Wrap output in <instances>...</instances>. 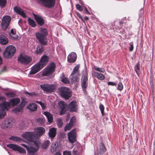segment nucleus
Listing matches in <instances>:
<instances>
[{
	"label": "nucleus",
	"mask_w": 155,
	"mask_h": 155,
	"mask_svg": "<svg viewBox=\"0 0 155 155\" xmlns=\"http://www.w3.org/2000/svg\"><path fill=\"white\" fill-rule=\"evenodd\" d=\"M35 135V134L33 132H27L23 133L22 136L29 142L34 143L35 141L34 138Z\"/></svg>",
	"instance_id": "nucleus-13"
},
{
	"label": "nucleus",
	"mask_w": 155,
	"mask_h": 155,
	"mask_svg": "<svg viewBox=\"0 0 155 155\" xmlns=\"http://www.w3.org/2000/svg\"><path fill=\"white\" fill-rule=\"evenodd\" d=\"M76 7L77 9L79 11H82L83 10V8L79 4H76Z\"/></svg>",
	"instance_id": "nucleus-48"
},
{
	"label": "nucleus",
	"mask_w": 155,
	"mask_h": 155,
	"mask_svg": "<svg viewBox=\"0 0 155 155\" xmlns=\"http://www.w3.org/2000/svg\"><path fill=\"white\" fill-rule=\"evenodd\" d=\"M21 145L26 148L27 150V149L29 147L28 146L24 144H21Z\"/></svg>",
	"instance_id": "nucleus-57"
},
{
	"label": "nucleus",
	"mask_w": 155,
	"mask_h": 155,
	"mask_svg": "<svg viewBox=\"0 0 155 155\" xmlns=\"http://www.w3.org/2000/svg\"><path fill=\"white\" fill-rule=\"evenodd\" d=\"M77 15L78 16V17L80 18L81 19L82 21H83V22H84V21L83 20V19H82V16H81V15L80 13H78V12L77 13Z\"/></svg>",
	"instance_id": "nucleus-54"
},
{
	"label": "nucleus",
	"mask_w": 155,
	"mask_h": 155,
	"mask_svg": "<svg viewBox=\"0 0 155 155\" xmlns=\"http://www.w3.org/2000/svg\"><path fill=\"white\" fill-rule=\"evenodd\" d=\"M11 20V17L9 16H5L2 17L1 23V27L4 30H6L8 28Z\"/></svg>",
	"instance_id": "nucleus-11"
},
{
	"label": "nucleus",
	"mask_w": 155,
	"mask_h": 155,
	"mask_svg": "<svg viewBox=\"0 0 155 155\" xmlns=\"http://www.w3.org/2000/svg\"><path fill=\"white\" fill-rule=\"evenodd\" d=\"M92 74L94 76L101 80H104L105 78V77L103 74L98 72H94Z\"/></svg>",
	"instance_id": "nucleus-26"
},
{
	"label": "nucleus",
	"mask_w": 155,
	"mask_h": 155,
	"mask_svg": "<svg viewBox=\"0 0 155 155\" xmlns=\"http://www.w3.org/2000/svg\"><path fill=\"white\" fill-rule=\"evenodd\" d=\"M18 60L21 64L27 65L31 61L32 58L28 55L21 54Z\"/></svg>",
	"instance_id": "nucleus-10"
},
{
	"label": "nucleus",
	"mask_w": 155,
	"mask_h": 155,
	"mask_svg": "<svg viewBox=\"0 0 155 155\" xmlns=\"http://www.w3.org/2000/svg\"><path fill=\"white\" fill-rule=\"evenodd\" d=\"M36 121L38 123H42V121H44V120L43 119H41L40 118H38L36 119Z\"/></svg>",
	"instance_id": "nucleus-55"
},
{
	"label": "nucleus",
	"mask_w": 155,
	"mask_h": 155,
	"mask_svg": "<svg viewBox=\"0 0 155 155\" xmlns=\"http://www.w3.org/2000/svg\"><path fill=\"white\" fill-rule=\"evenodd\" d=\"M119 23L120 25H121L123 24V22L122 21H120Z\"/></svg>",
	"instance_id": "nucleus-64"
},
{
	"label": "nucleus",
	"mask_w": 155,
	"mask_h": 155,
	"mask_svg": "<svg viewBox=\"0 0 155 155\" xmlns=\"http://www.w3.org/2000/svg\"><path fill=\"white\" fill-rule=\"evenodd\" d=\"M83 9H84V11L83 12L85 14H90V12L88 11V10H87V8L85 7V6L83 7Z\"/></svg>",
	"instance_id": "nucleus-50"
},
{
	"label": "nucleus",
	"mask_w": 155,
	"mask_h": 155,
	"mask_svg": "<svg viewBox=\"0 0 155 155\" xmlns=\"http://www.w3.org/2000/svg\"><path fill=\"white\" fill-rule=\"evenodd\" d=\"M7 147H9L10 148L12 149L13 150L15 151H17L18 148L19 146L13 144H9L7 145Z\"/></svg>",
	"instance_id": "nucleus-32"
},
{
	"label": "nucleus",
	"mask_w": 155,
	"mask_h": 155,
	"mask_svg": "<svg viewBox=\"0 0 155 155\" xmlns=\"http://www.w3.org/2000/svg\"><path fill=\"white\" fill-rule=\"evenodd\" d=\"M28 21L29 24L32 27H35L36 26L35 22L31 18H29Z\"/></svg>",
	"instance_id": "nucleus-34"
},
{
	"label": "nucleus",
	"mask_w": 155,
	"mask_h": 155,
	"mask_svg": "<svg viewBox=\"0 0 155 155\" xmlns=\"http://www.w3.org/2000/svg\"><path fill=\"white\" fill-rule=\"evenodd\" d=\"M58 105L61 110L60 114H63L67 110V104L63 101H61L58 102Z\"/></svg>",
	"instance_id": "nucleus-19"
},
{
	"label": "nucleus",
	"mask_w": 155,
	"mask_h": 155,
	"mask_svg": "<svg viewBox=\"0 0 155 155\" xmlns=\"http://www.w3.org/2000/svg\"><path fill=\"white\" fill-rule=\"evenodd\" d=\"M61 96L65 99H68L72 96L71 92L69 89L65 87H62L58 89Z\"/></svg>",
	"instance_id": "nucleus-4"
},
{
	"label": "nucleus",
	"mask_w": 155,
	"mask_h": 155,
	"mask_svg": "<svg viewBox=\"0 0 155 155\" xmlns=\"http://www.w3.org/2000/svg\"><path fill=\"white\" fill-rule=\"evenodd\" d=\"M8 42V39L3 35H0V43L2 45H5Z\"/></svg>",
	"instance_id": "nucleus-28"
},
{
	"label": "nucleus",
	"mask_w": 155,
	"mask_h": 155,
	"mask_svg": "<svg viewBox=\"0 0 155 155\" xmlns=\"http://www.w3.org/2000/svg\"><path fill=\"white\" fill-rule=\"evenodd\" d=\"M26 94H28L29 95H30L31 96H33L37 95L36 93L35 92H28V91H25V92Z\"/></svg>",
	"instance_id": "nucleus-49"
},
{
	"label": "nucleus",
	"mask_w": 155,
	"mask_h": 155,
	"mask_svg": "<svg viewBox=\"0 0 155 155\" xmlns=\"http://www.w3.org/2000/svg\"><path fill=\"white\" fill-rule=\"evenodd\" d=\"M76 118L74 117H71L70 120V121L69 123L71 124V125H73L74 123L75 122Z\"/></svg>",
	"instance_id": "nucleus-46"
},
{
	"label": "nucleus",
	"mask_w": 155,
	"mask_h": 155,
	"mask_svg": "<svg viewBox=\"0 0 155 155\" xmlns=\"http://www.w3.org/2000/svg\"><path fill=\"white\" fill-rule=\"evenodd\" d=\"M9 139L16 141H20L21 140V139L18 137L11 136L9 137Z\"/></svg>",
	"instance_id": "nucleus-35"
},
{
	"label": "nucleus",
	"mask_w": 155,
	"mask_h": 155,
	"mask_svg": "<svg viewBox=\"0 0 155 155\" xmlns=\"http://www.w3.org/2000/svg\"><path fill=\"white\" fill-rule=\"evenodd\" d=\"M63 155H71L70 151H65L63 152Z\"/></svg>",
	"instance_id": "nucleus-51"
},
{
	"label": "nucleus",
	"mask_w": 155,
	"mask_h": 155,
	"mask_svg": "<svg viewBox=\"0 0 155 155\" xmlns=\"http://www.w3.org/2000/svg\"><path fill=\"white\" fill-rule=\"evenodd\" d=\"M16 49L15 47L9 45L7 46L3 53L4 58H7L12 57L15 52Z\"/></svg>",
	"instance_id": "nucleus-3"
},
{
	"label": "nucleus",
	"mask_w": 155,
	"mask_h": 155,
	"mask_svg": "<svg viewBox=\"0 0 155 155\" xmlns=\"http://www.w3.org/2000/svg\"><path fill=\"white\" fill-rule=\"evenodd\" d=\"M11 33L12 34V35H15V32L13 30V29H12L11 31Z\"/></svg>",
	"instance_id": "nucleus-59"
},
{
	"label": "nucleus",
	"mask_w": 155,
	"mask_h": 155,
	"mask_svg": "<svg viewBox=\"0 0 155 155\" xmlns=\"http://www.w3.org/2000/svg\"><path fill=\"white\" fill-rule=\"evenodd\" d=\"M12 126V123L11 121L5 120L1 124V127L3 129L10 128Z\"/></svg>",
	"instance_id": "nucleus-21"
},
{
	"label": "nucleus",
	"mask_w": 155,
	"mask_h": 155,
	"mask_svg": "<svg viewBox=\"0 0 155 155\" xmlns=\"http://www.w3.org/2000/svg\"><path fill=\"white\" fill-rule=\"evenodd\" d=\"M7 96L9 97H14L15 96V94L12 92H9L5 93Z\"/></svg>",
	"instance_id": "nucleus-40"
},
{
	"label": "nucleus",
	"mask_w": 155,
	"mask_h": 155,
	"mask_svg": "<svg viewBox=\"0 0 155 155\" xmlns=\"http://www.w3.org/2000/svg\"><path fill=\"white\" fill-rule=\"evenodd\" d=\"M106 149L102 143H101L97 150L95 153V155H102L106 151Z\"/></svg>",
	"instance_id": "nucleus-17"
},
{
	"label": "nucleus",
	"mask_w": 155,
	"mask_h": 155,
	"mask_svg": "<svg viewBox=\"0 0 155 155\" xmlns=\"http://www.w3.org/2000/svg\"><path fill=\"white\" fill-rule=\"evenodd\" d=\"M50 143V141L49 140H47L44 143H42V147L43 148L46 149Z\"/></svg>",
	"instance_id": "nucleus-37"
},
{
	"label": "nucleus",
	"mask_w": 155,
	"mask_h": 155,
	"mask_svg": "<svg viewBox=\"0 0 155 155\" xmlns=\"http://www.w3.org/2000/svg\"><path fill=\"white\" fill-rule=\"evenodd\" d=\"M17 151L21 153H26L25 150L20 146H19Z\"/></svg>",
	"instance_id": "nucleus-45"
},
{
	"label": "nucleus",
	"mask_w": 155,
	"mask_h": 155,
	"mask_svg": "<svg viewBox=\"0 0 155 155\" xmlns=\"http://www.w3.org/2000/svg\"><path fill=\"white\" fill-rule=\"evenodd\" d=\"M34 143L36 145L35 147H31L27 149L28 153L30 155H37L36 153L38 150L39 143L35 141Z\"/></svg>",
	"instance_id": "nucleus-14"
},
{
	"label": "nucleus",
	"mask_w": 155,
	"mask_h": 155,
	"mask_svg": "<svg viewBox=\"0 0 155 155\" xmlns=\"http://www.w3.org/2000/svg\"><path fill=\"white\" fill-rule=\"evenodd\" d=\"M44 67L40 63L36 64L32 67L29 73L28 74V76L30 77V75L36 74L39 71Z\"/></svg>",
	"instance_id": "nucleus-12"
},
{
	"label": "nucleus",
	"mask_w": 155,
	"mask_h": 155,
	"mask_svg": "<svg viewBox=\"0 0 155 155\" xmlns=\"http://www.w3.org/2000/svg\"><path fill=\"white\" fill-rule=\"evenodd\" d=\"M44 49L43 47L40 45H38L35 50L36 53L37 54H41L44 51Z\"/></svg>",
	"instance_id": "nucleus-31"
},
{
	"label": "nucleus",
	"mask_w": 155,
	"mask_h": 155,
	"mask_svg": "<svg viewBox=\"0 0 155 155\" xmlns=\"http://www.w3.org/2000/svg\"><path fill=\"white\" fill-rule=\"evenodd\" d=\"M57 123L58 126L59 127H61L63 125V123L62 120L60 118H58L57 120Z\"/></svg>",
	"instance_id": "nucleus-44"
},
{
	"label": "nucleus",
	"mask_w": 155,
	"mask_h": 155,
	"mask_svg": "<svg viewBox=\"0 0 155 155\" xmlns=\"http://www.w3.org/2000/svg\"><path fill=\"white\" fill-rule=\"evenodd\" d=\"M134 70L137 74L138 75L140 71L139 64L137 63L134 67Z\"/></svg>",
	"instance_id": "nucleus-43"
},
{
	"label": "nucleus",
	"mask_w": 155,
	"mask_h": 155,
	"mask_svg": "<svg viewBox=\"0 0 155 155\" xmlns=\"http://www.w3.org/2000/svg\"><path fill=\"white\" fill-rule=\"evenodd\" d=\"M61 81L63 83L65 84H68L69 83V81L68 78L65 77L64 75L61 77Z\"/></svg>",
	"instance_id": "nucleus-38"
},
{
	"label": "nucleus",
	"mask_w": 155,
	"mask_h": 155,
	"mask_svg": "<svg viewBox=\"0 0 155 155\" xmlns=\"http://www.w3.org/2000/svg\"><path fill=\"white\" fill-rule=\"evenodd\" d=\"M94 68L95 70L100 72L103 73L105 71L104 68H99L96 66H94Z\"/></svg>",
	"instance_id": "nucleus-36"
},
{
	"label": "nucleus",
	"mask_w": 155,
	"mask_h": 155,
	"mask_svg": "<svg viewBox=\"0 0 155 155\" xmlns=\"http://www.w3.org/2000/svg\"><path fill=\"white\" fill-rule=\"evenodd\" d=\"M123 89V85L121 82L118 83L117 87V90L119 91H121Z\"/></svg>",
	"instance_id": "nucleus-47"
},
{
	"label": "nucleus",
	"mask_w": 155,
	"mask_h": 155,
	"mask_svg": "<svg viewBox=\"0 0 155 155\" xmlns=\"http://www.w3.org/2000/svg\"><path fill=\"white\" fill-rule=\"evenodd\" d=\"M55 68V64L53 62L46 67L43 71L42 75L43 76H48L51 74L54 71Z\"/></svg>",
	"instance_id": "nucleus-9"
},
{
	"label": "nucleus",
	"mask_w": 155,
	"mask_h": 155,
	"mask_svg": "<svg viewBox=\"0 0 155 155\" xmlns=\"http://www.w3.org/2000/svg\"><path fill=\"white\" fill-rule=\"evenodd\" d=\"M21 105L20 106L18 107L13 110V111L15 113H17L22 111L23 107L25 105V104H22V103L21 102Z\"/></svg>",
	"instance_id": "nucleus-33"
},
{
	"label": "nucleus",
	"mask_w": 155,
	"mask_h": 155,
	"mask_svg": "<svg viewBox=\"0 0 155 155\" xmlns=\"http://www.w3.org/2000/svg\"><path fill=\"white\" fill-rule=\"evenodd\" d=\"M77 58V55L76 53L74 52L70 53L68 56L67 60L70 63L75 62Z\"/></svg>",
	"instance_id": "nucleus-16"
},
{
	"label": "nucleus",
	"mask_w": 155,
	"mask_h": 155,
	"mask_svg": "<svg viewBox=\"0 0 155 155\" xmlns=\"http://www.w3.org/2000/svg\"><path fill=\"white\" fill-rule=\"evenodd\" d=\"M84 19L85 20H88L89 19V18L88 17L86 16L84 18Z\"/></svg>",
	"instance_id": "nucleus-61"
},
{
	"label": "nucleus",
	"mask_w": 155,
	"mask_h": 155,
	"mask_svg": "<svg viewBox=\"0 0 155 155\" xmlns=\"http://www.w3.org/2000/svg\"><path fill=\"white\" fill-rule=\"evenodd\" d=\"M48 33L47 30L45 28H41L40 32H37L35 33L37 39L42 45H45L47 44L48 41L46 36Z\"/></svg>",
	"instance_id": "nucleus-1"
},
{
	"label": "nucleus",
	"mask_w": 155,
	"mask_h": 155,
	"mask_svg": "<svg viewBox=\"0 0 155 155\" xmlns=\"http://www.w3.org/2000/svg\"><path fill=\"white\" fill-rule=\"evenodd\" d=\"M38 24L40 26L43 25L45 23L44 19L40 15L33 14Z\"/></svg>",
	"instance_id": "nucleus-18"
},
{
	"label": "nucleus",
	"mask_w": 155,
	"mask_h": 155,
	"mask_svg": "<svg viewBox=\"0 0 155 155\" xmlns=\"http://www.w3.org/2000/svg\"><path fill=\"white\" fill-rule=\"evenodd\" d=\"M49 60L48 57L45 55H43L40 60L39 63L44 67L47 63Z\"/></svg>",
	"instance_id": "nucleus-23"
},
{
	"label": "nucleus",
	"mask_w": 155,
	"mask_h": 155,
	"mask_svg": "<svg viewBox=\"0 0 155 155\" xmlns=\"http://www.w3.org/2000/svg\"><path fill=\"white\" fill-rule=\"evenodd\" d=\"M69 141L71 143L75 142L76 140V133L75 130L74 129L70 131L68 134Z\"/></svg>",
	"instance_id": "nucleus-15"
},
{
	"label": "nucleus",
	"mask_w": 155,
	"mask_h": 155,
	"mask_svg": "<svg viewBox=\"0 0 155 155\" xmlns=\"http://www.w3.org/2000/svg\"><path fill=\"white\" fill-rule=\"evenodd\" d=\"M107 84L109 85H111V86H116V84L114 82H108L107 83Z\"/></svg>",
	"instance_id": "nucleus-53"
},
{
	"label": "nucleus",
	"mask_w": 155,
	"mask_h": 155,
	"mask_svg": "<svg viewBox=\"0 0 155 155\" xmlns=\"http://www.w3.org/2000/svg\"><path fill=\"white\" fill-rule=\"evenodd\" d=\"M72 126L73 125H71L70 123L67 124L64 127V131H66L67 130H70Z\"/></svg>",
	"instance_id": "nucleus-42"
},
{
	"label": "nucleus",
	"mask_w": 155,
	"mask_h": 155,
	"mask_svg": "<svg viewBox=\"0 0 155 155\" xmlns=\"http://www.w3.org/2000/svg\"><path fill=\"white\" fill-rule=\"evenodd\" d=\"M43 110H45L46 108V106L45 104L43 103L41 106Z\"/></svg>",
	"instance_id": "nucleus-56"
},
{
	"label": "nucleus",
	"mask_w": 155,
	"mask_h": 155,
	"mask_svg": "<svg viewBox=\"0 0 155 155\" xmlns=\"http://www.w3.org/2000/svg\"><path fill=\"white\" fill-rule=\"evenodd\" d=\"M14 9L15 12L21 15L23 18H26V16L24 11L19 7L16 6L14 7Z\"/></svg>",
	"instance_id": "nucleus-20"
},
{
	"label": "nucleus",
	"mask_w": 155,
	"mask_h": 155,
	"mask_svg": "<svg viewBox=\"0 0 155 155\" xmlns=\"http://www.w3.org/2000/svg\"><path fill=\"white\" fill-rule=\"evenodd\" d=\"M77 151L76 150H75L74 149H73V152L75 154H76V152H77Z\"/></svg>",
	"instance_id": "nucleus-63"
},
{
	"label": "nucleus",
	"mask_w": 155,
	"mask_h": 155,
	"mask_svg": "<svg viewBox=\"0 0 155 155\" xmlns=\"http://www.w3.org/2000/svg\"><path fill=\"white\" fill-rule=\"evenodd\" d=\"M10 108V104L8 102L4 101L0 104V119L5 116L6 111H8Z\"/></svg>",
	"instance_id": "nucleus-2"
},
{
	"label": "nucleus",
	"mask_w": 155,
	"mask_h": 155,
	"mask_svg": "<svg viewBox=\"0 0 155 155\" xmlns=\"http://www.w3.org/2000/svg\"><path fill=\"white\" fill-rule=\"evenodd\" d=\"M2 63V58L0 57V65H1Z\"/></svg>",
	"instance_id": "nucleus-62"
},
{
	"label": "nucleus",
	"mask_w": 155,
	"mask_h": 155,
	"mask_svg": "<svg viewBox=\"0 0 155 155\" xmlns=\"http://www.w3.org/2000/svg\"><path fill=\"white\" fill-rule=\"evenodd\" d=\"M27 108L31 112L37 110V106L35 104L31 103L28 105Z\"/></svg>",
	"instance_id": "nucleus-25"
},
{
	"label": "nucleus",
	"mask_w": 155,
	"mask_h": 155,
	"mask_svg": "<svg viewBox=\"0 0 155 155\" xmlns=\"http://www.w3.org/2000/svg\"><path fill=\"white\" fill-rule=\"evenodd\" d=\"M20 102V99L18 98H12L9 101V103L13 106L16 105L19 103Z\"/></svg>",
	"instance_id": "nucleus-29"
},
{
	"label": "nucleus",
	"mask_w": 155,
	"mask_h": 155,
	"mask_svg": "<svg viewBox=\"0 0 155 155\" xmlns=\"http://www.w3.org/2000/svg\"><path fill=\"white\" fill-rule=\"evenodd\" d=\"M80 67V64H77L74 67L70 75V78L72 82L77 81H78V76L80 75L79 70Z\"/></svg>",
	"instance_id": "nucleus-6"
},
{
	"label": "nucleus",
	"mask_w": 155,
	"mask_h": 155,
	"mask_svg": "<svg viewBox=\"0 0 155 155\" xmlns=\"http://www.w3.org/2000/svg\"><path fill=\"white\" fill-rule=\"evenodd\" d=\"M77 104L75 101H72L69 104V108L71 111H75L77 109Z\"/></svg>",
	"instance_id": "nucleus-27"
},
{
	"label": "nucleus",
	"mask_w": 155,
	"mask_h": 155,
	"mask_svg": "<svg viewBox=\"0 0 155 155\" xmlns=\"http://www.w3.org/2000/svg\"><path fill=\"white\" fill-rule=\"evenodd\" d=\"M81 85L84 94L87 93L86 89L88 85V72L86 70L84 71L81 81Z\"/></svg>",
	"instance_id": "nucleus-5"
},
{
	"label": "nucleus",
	"mask_w": 155,
	"mask_h": 155,
	"mask_svg": "<svg viewBox=\"0 0 155 155\" xmlns=\"http://www.w3.org/2000/svg\"><path fill=\"white\" fill-rule=\"evenodd\" d=\"M41 88L46 92L50 93L54 91L56 88L55 84H50L47 83H44L40 85Z\"/></svg>",
	"instance_id": "nucleus-8"
},
{
	"label": "nucleus",
	"mask_w": 155,
	"mask_h": 155,
	"mask_svg": "<svg viewBox=\"0 0 155 155\" xmlns=\"http://www.w3.org/2000/svg\"><path fill=\"white\" fill-rule=\"evenodd\" d=\"M6 0H0V6L1 8L5 7L6 5Z\"/></svg>",
	"instance_id": "nucleus-39"
},
{
	"label": "nucleus",
	"mask_w": 155,
	"mask_h": 155,
	"mask_svg": "<svg viewBox=\"0 0 155 155\" xmlns=\"http://www.w3.org/2000/svg\"><path fill=\"white\" fill-rule=\"evenodd\" d=\"M35 130L36 131L37 135L38 136H40L42 135L45 131V128L42 127L35 128Z\"/></svg>",
	"instance_id": "nucleus-24"
},
{
	"label": "nucleus",
	"mask_w": 155,
	"mask_h": 155,
	"mask_svg": "<svg viewBox=\"0 0 155 155\" xmlns=\"http://www.w3.org/2000/svg\"><path fill=\"white\" fill-rule=\"evenodd\" d=\"M37 3L45 7L51 8L55 5V0H37Z\"/></svg>",
	"instance_id": "nucleus-7"
},
{
	"label": "nucleus",
	"mask_w": 155,
	"mask_h": 155,
	"mask_svg": "<svg viewBox=\"0 0 155 155\" xmlns=\"http://www.w3.org/2000/svg\"><path fill=\"white\" fill-rule=\"evenodd\" d=\"M36 103H37L38 104H39L41 106V104H42L43 103L41 101H36L35 102Z\"/></svg>",
	"instance_id": "nucleus-58"
},
{
	"label": "nucleus",
	"mask_w": 155,
	"mask_h": 155,
	"mask_svg": "<svg viewBox=\"0 0 155 155\" xmlns=\"http://www.w3.org/2000/svg\"><path fill=\"white\" fill-rule=\"evenodd\" d=\"M54 146H56V144H55H55H54ZM55 146H54V147L52 146V145L51 146V148H52L53 149V150H55Z\"/></svg>",
	"instance_id": "nucleus-60"
},
{
	"label": "nucleus",
	"mask_w": 155,
	"mask_h": 155,
	"mask_svg": "<svg viewBox=\"0 0 155 155\" xmlns=\"http://www.w3.org/2000/svg\"><path fill=\"white\" fill-rule=\"evenodd\" d=\"M99 108L100 109V110L101 111V114L102 115V116H104V106L102 104H100L99 106Z\"/></svg>",
	"instance_id": "nucleus-41"
},
{
	"label": "nucleus",
	"mask_w": 155,
	"mask_h": 155,
	"mask_svg": "<svg viewBox=\"0 0 155 155\" xmlns=\"http://www.w3.org/2000/svg\"><path fill=\"white\" fill-rule=\"evenodd\" d=\"M130 47L129 48V51H132L134 48L133 45L132 43H130Z\"/></svg>",
	"instance_id": "nucleus-52"
},
{
	"label": "nucleus",
	"mask_w": 155,
	"mask_h": 155,
	"mask_svg": "<svg viewBox=\"0 0 155 155\" xmlns=\"http://www.w3.org/2000/svg\"><path fill=\"white\" fill-rule=\"evenodd\" d=\"M56 128L54 127L50 128L48 133L49 137L52 139L54 138L56 135Z\"/></svg>",
	"instance_id": "nucleus-22"
},
{
	"label": "nucleus",
	"mask_w": 155,
	"mask_h": 155,
	"mask_svg": "<svg viewBox=\"0 0 155 155\" xmlns=\"http://www.w3.org/2000/svg\"><path fill=\"white\" fill-rule=\"evenodd\" d=\"M43 114L46 117L48 121L49 122H51L53 121V116L52 114L48 111H45Z\"/></svg>",
	"instance_id": "nucleus-30"
}]
</instances>
